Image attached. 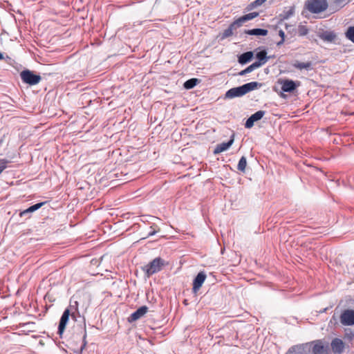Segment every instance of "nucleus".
I'll return each mask as SVG.
<instances>
[{"instance_id": "obj_1", "label": "nucleus", "mask_w": 354, "mask_h": 354, "mask_svg": "<svg viewBox=\"0 0 354 354\" xmlns=\"http://www.w3.org/2000/svg\"><path fill=\"white\" fill-rule=\"evenodd\" d=\"M261 83L251 82L242 86L229 89L225 93V97L227 99H232L234 97H241L252 91L261 88Z\"/></svg>"}, {"instance_id": "obj_2", "label": "nucleus", "mask_w": 354, "mask_h": 354, "mask_svg": "<svg viewBox=\"0 0 354 354\" xmlns=\"http://www.w3.org/2000/svg\"><path fill=\"white\" fill-rule=\"evenodd\" d=\"M66 326V309L64 310V311L62 313V315L61 317L57 331L55 335L54 341L55 344L62 350L66 351L64 346V332L65 330Z\"/></svg>"}, {"instance_id": "obj_3", "label": "nucleus", "mask_w": 354, "mask_h": 354, "mask_svg": "<svg viewBox=\"0 0 354 354\" xmlns=\"http://www.w3.org/2000/svg\"><path fill=\"white\" fill-rule=\"evenodd\" d=\"M305 6L311 13L318 14L325 11L328 5L326 0H307Z\"/></svg>"}, {"instance_id": "obj_4", "label": "nucleus", "mask_w": 354, "mask_h": 354, "mask_svg": "<svg viewBox=\"0 0 354 354\" xmlns=\"http://www.w3.org/2000/svg\"><path fill=\"white\" fill-rule=\"evenodd\" d=\"M165 265V261L160 257H156L149 263L142 268V270L145 272L146 275L149 277L152 274L158 272L161 270L162 268Z\"/></svg>"}, {"instance_id": "obj_5", "label": "nucleus", "mask_w": 354, "mask_h": 354, "mask_svg": "<svg viewBox=\"0 0 354 354\" xmlns=\"http://www.w3.org/2000/svg\"><path fill=\"white\" fill-rule=\"evenodd\" d=\"M339 321L341 325L344 326H354V310L347 308L342 310Z\"/></svg>"}, {"instance_id": "obj_6", "label": "nucleus", "mask_w": 354, "mask_h": 354, "mask_svg": "<svg viewBox=\"0 0 354 354\" xmlns=\"http://www.w3.org/2000/svg\"><path fill=\"white\" fill-rule=\"evenodd\" d=\"M20 77L24 83L29 85H36L41 80L40 75L35 74L33 71L28 69L21 71Z\"/></svg>"}, {"instance_id": "obj_7", "label": "nucleus", "mask_w": 354, "mask_h": 354, "mask_svg": "<svg viewBox=\"0 0 354 354\" xmlns=\"http://www.w3.org/2000/svg\"><path fill=\"white\" fill-rule=\"evenodd\" d=\"M278 83L281 85V90L283 92L292 93L301 84L299 81H293L289 79H279Z\"/></svg>"}, {"instance_id": "obj_8", "label": "nucleus", "mask_w": 354, "mask_h": 354, "mask_svg": "<svg viewBox=\"0 0 354 354\" xmlns=\"http://www.w3.org/2000/svg\"><path fill=\"white\" fill-rule=\"evenodd\" d=\"M331 350L335 354H342L344 351L345 344L338 337L334 338L330 342Z\"/></svg>"}, {"instance_id": "obj_9", "label": "nucleus", "mask_w": 354, "mask_h": 354, "mask_svg": "<svg viewBox=\"0 0 354 354\" xmlns=\"http://www.w3.org/2000/svg\"><path fill=\"white\" fill-rule=\"evenodd\" d=\"M312 348L313 354H329L328 346L324 345L322 340H317L313 342Z\"/></svg>"}, {"instance_id": "obj_10", "label": "nucleus", "mask_w": 354, "mask_h": 354, "mask_svg": "<svg viewBox=\"0 0 354 354\" xmlns=\"http://www.w3.org/2000/svg\"><path fill=\"white\" fill-rule=\"evenodd\" d=\"M206 279V274L204 272H200L193 281L192 290L194 293H197Z\"/></svg>"}, {"instance_id": "obj_11", "label": "nucleus", "mask_w": 354, "mask_h": 354, "mask_svg": "<svg viewBox=\"0 0 354 354\" xmlns=\"http://www.w3.org/2000/svg\"><path fill=\"white\" fill-rule=\"evenodd\" d=\"M148 311V308L146 306H142L133 313L128 318L129 322H135L142 317H143Z\"/></svg>"}, {"instance_id": "obj_12", "label": "nucleus", "mask_w": 354, "mask_h": 354, "mask_svg": "<svg viewBox=\"0 0 354 354\" xmlns=\"http://www.w3.org/2000/svg\"><path fill=\"white\" fill-rule=\"evenodd\" d=\"M318 37L323 41H326L328 43H333L335 42L337 35L333 31H323L319 32Z\"/></svg>"}, {"instance_id": "obj_13", "label": "nucleus", "mask_w": 354, "mask_h": 354, "mask_svg": "<svg viewBox=\"0 0 354 354\" xmlns=\"http://www.w3.org/2000/svg\"><path fill=\"white\" fill-rule=\"evenodd\" d=\"M234 142V135L231 136V138L229 141L226 142H222L221 144H218L216 146L215 149H214V154H218L221 152H223L226 150H227L233 144Z\"/></svg>"}, {"instance_id": "obj_14", "label": "nucleus", "mask_w": 354, "mask_h": 354, "mask_svg": "<svg viewBox=\"0 0 354 354\" xmlns=\"http://www.w3.org/2000/svg\"><path fill=\"white\" fill-rule=\"evenodd\" d=\"M85 338H86V333L84 332V334L82 335H80L77 338L78 341L80 342V346L77 348H73L72 345L71 346L70 349L73 352V353H75V354H81L82 353V350L84 349V348L86 346V342L84 340Z\"/></svg>"}, {"instance_id": "obj_15", "label": "nucleus", "mask_w": 354, "mask_h": 354, "mask_svg": "<svg viewBox=\"0 0 354 354\" xmlns=\"http://www.w3.org/2000/svg\"><path fill=\"white\" fill-rule=\"evenodd\" d=\"M256 58L258 61L255 62L256 64H259V67L265 64L270 58L267 56V52L266 50H261L256 54Z\"/></svg>"}, {"instance_id": "obj_16", "label": "nucleus", "mask_w": 354, "mask_h": 354, "mask_svg": "<svg viewBox=\"0 0 354 354\" xmlns=\"http://www.w3.org/2000/svg\"><path fill=\"white\" fill-rule=\"evenodd\" d=\"M77 301L73 299L72 297L70 299V306L68 308V318L69 316H72L73 317H75V313L77 312Z\"/></svg>"}, {"instance_id": "obj_17", "label": "nucleus", "mask_w": 354, "mask_h": 354, "mask_svg": "<svg viewBox=\"0 0 354 354\" xmlns=\"http://www.w3.org/2000/svg\"><path fill=\"white\" fill-rule=\"evenodd\" d=\"M244 32L250 35L266 36L268 35V31L262 28H254L251 30H245Z\"/></svg>"}, {"instance_id": "obj_18", "label": "nucleus", "mask_w": 354, "mask_h": 354, "mask_svg": "<svg viewBox=\"0 0 354 354\" xmlns=\"http://www.w3.org/2000/svg\"><path fill=\"white\" fill-rule=\"evenodd\" d=\"M253 55L254 54L252 51L243 53L239 57L238 61L241 64H245L252 59Z\"/></svg>"}, {"instance_id": "obj_19", "label": "nucleus", "mask_w": 354, "mask_h": 354, "mask_svg": "<svg viewBox=\"0 0 354 354\" xmlns=\"http://www.w3.org/2000/svg\"><path fill=\"white\" fill-rule=\"evenodd\" d=\"M44 204V203H39L35 204V205L30 206V207H28V209L21 212L20 216H23L29 213H32V212L37 210L38 209H39Z\"/></svg>"}, {"instance_id": "obj_20", "label": "nucleus", "mask_w": 354, "mask_h": 354, "mask_svg": "<svg viewBox=\"0 0 354 354\" xmlns=\"http://www.w3.org/2000/svg\"><path fill=\"white\" fill-rule=\"evenodd\" d=\"M259 16V12H253L248 14H246L241 17H239V21L243 24V23L252 20L255 17Z\"/></svg>"}, {"instance_id": "obj_21", "label": "nucleus", "mask_w": 354, "mask_h": 354, "mask_svg": "<svg viewBox=\"0 0 354 354\" xmlns=\"http://www.w3.org/2000/svg\"><path fill=\"white\" fill-rule=\"evenodd\" d=\"M292 66L295 68L299 69V70H302V69L310 70V69H311L312 64L310 62H296L295 64H293Z\"/></svg>"}, {"instance_id": "obj_22", "label": "nucleus", "mask_w": 354, "mask_h": 354, "mask_svg": "<svg viewBox=\"0 0 354 354\" xmlns=\"http://www.w3.org/2000/svg\"><path fill=\"white\" fill-rule=\"evenodd\" d=\"M303 350H304L303 345H301V344L295 345V346H291L288 349L287 354H302Z\"/></svg>"}, {"instance_id": "obj_23", "label": "nucleus", "mask_w": 354, "mask_h": 354, "mask_svg": "<svg viewBox=\"0 0 354 354\" xmlns=\"http://www.w3.org/2000/svg\"><path fill=\"white\" fill-rule=\"evenodd\" d=\"M344 338L346 340L351 342L354 339V330L351 328L344 329Z\"/></svg>"}, {"instance_id": "obj_24", "label": "nucleus", "mask_w": 354, "mask_h": 354, "mask_svg": "<svg viewBox=\"0 0 354 354\" xmlns=\"http://www.w3.org/2000/svg\"><path fill=\"white\" fill-rule=\"evenodd\" d=\"M267 0H255L248 4L246 7V10L250 11L252 10L257 7L261 6L263 5Z\"/></svg>"}, {"instance_id": "obj_25", "label": "nucleus", "mask_w": 354, "mask_h": 354, "mask_svg": "<svg viewBox=\"0 0 354 354\" xmlns=\"http://www.w3.org/2000/svg\"><path fill=\"white\" fill-rule=\"evenodd\" d=\"M199 80L196 78H192V79H189L188 80H187L183 86H184V88H186V89H191L192 88H194L198 83H199Z\"/></svg>"}, {"instance_id": "obj_26", "label": "nucleus", "mask_w": 354, "mask_h": 354, "mask_svg": "<svg viewBox=\"0 0 354 354\" xmlns=\"http://www.w3.org/2000/svg\"><path fill=\"white\" fill-rule=\"evenodd\" d=\"M247 166V160L245 156H242L238 163L237 169L240 171L244 172Z\"/></svg>"}, {"instance_id": "obj_27", "label": "nucleus", "mask_w": 354, "mask_h": 354, "mask_svg": "<svg viewBox=\"0 0 354 354\" xmlns=\"http://www.w3.org/2000/svg\"><path fill=\"white\" fill-rule=\"evenodd\" d=\"M266 114L265 111H258L251 115L255 122L260 120Z\"/></svg>"}, {"instance_id": "obj_28", "label": "nucleus", "mask_w": 354, "mask_h": 354, "mask_svg": "<svg viewBox=\"0 0 354 354\" xmlns=\"http://www.w3.org/2000/svg\"><path fill=\"white\" fill-rule=\"evenodd\" d=\"M346 37L354 43V26H351L346 32Z\"/></svg>"}, {"instance_id": "obj_29", "label": "nucleus", "mask_w": 354, "mask_h": 354, "mask_svg": "<svg viewBox=\"0 0 354 354\" xmlns=\"http://www.w3.org/2000/svg\"><path fill=\"white\" fill-rule=\"evenodd\" d=\"M294 13V8H291L287 11H283L281 15V19H288Z\"/></svg>"}, {"instance_id": "obj_30", "label": "nucleus", "mask_w": 354, "mask_h": 354, "mask_svg": "<svg viewBox=\"0 0 354 354\" xmlns=\"http://www.w3.org/2000/svg\"><path fill=\"white\" fill-rule=\"evenodd\" d=\"M242 24L239 21V19L238 18L234 21H233L228 28H230L232 32H234L238 28L241 27Z\"/></svg>"}, {"instance_id": "obj_31", "label": "nucleus", "mask_w": 354, "mask_h": 354, "mask_svg": "<svg viewBox=\"0 0 354 354\" xmlns=\"http://www.w3.org/2000/svg\"><path fill=\"white\" fill-rule=\"evenodd\" d=\"M308 32V29L306 26L303 25H299L298 26V34L299 36L306 35Z\"/></svg>"}, {"instance_id": "obj_32", "label": "nucleus", "mask_w": 354, "mask_h": 354, "mask_svg": "<svg viewBox=\"0 0 354 354\" xmlns=\"http://www.w3.org/2000/svg\"><path fill=\"white\" fill-rule=\"evenodd\" d=\"M257 68H259V64H256L255 62H254L253 64H252L251 65H250L249 66H248L245 69V72H247V73H251L252 71H253L254 70H255Z\"/></svg>"}, {"instance_id": "obj_33", "label": "nucleus", "mask_w": 354, "mask_h": 354, "mask_svg": "<svg viewBox=\"0 0 354 354\" xmlns=\"http://www.w3.org/2000/svg\"><path fill=\"white\" fill-rule=\"evenodd\" d=\"M233 34H234V32H232V30L230 28H227V29H225L223 31V35H222V38L225 39V38L229 37L232 36Z\"/></svg>"}, {"instance_id": "obj_34", "label": "nucleus", "mask_w": 354, "mask_h": 354, "mask_svg": "<svg viewBox=\"0 0 354 354\" xmlns=\"http://www.w3.org/2000/svg\"><path fill=\"white\" fill-rule=\"evenodd\" d=\"M254 119H252V118L250 116L245 122V127L247 128V129H250L253 127L254 125Z\"/></svg>"}, {"instance_id": "obj_35", "label": "nucleus", "mask_w": 354, "mask_h": 354, "mask_svg": "<svg viewBox=\"0 0 354 354\" xmlns=\"http://www.w3.org/2000/svg\"><path fill=\"white\" fill-rule=\"evenodd\" d=\"M345 1H346V0H335L334 1L335 3L338 5V6H340L341 4L344 3Z\"/></svg>"}, {"instance_id": "obj_36", "label": "nucleus", "mask_w": 354, "mask_h": 354, "mask_svg": "<svg viewBox=\"0 0 354 354\" xmlns=\"http://www.w3.org/2000/svg\"><path fill=\"white\" fill-rule=\"evenodd\" d=\"M279 36L281 37V39H284V37H285V33H284V32H283L282 30H280L279 31Z\"/></svg>"}, {"instance_id": "obj_37", "label": "nucleus", "mask_w": 354, "mask_h": 354, "mask_svg": "<svg viewBox=\"0 0 354 354\" xmlns=\"http://www.w3.org/2000/svg\"><path fill=\"white\" fill-rule=\"evenodd\" d=\"M246 74H248V73H247V72H245V69H244L239 73V75L241 76H243Z\"/></svg>"}, {"instance_id": "obj_38", "label": "nucleus", "mask_w": 354, "mask_h": 354, "mask_svg": "<svg viewBox=\"0 0 354 354\" xmlns=\"http://www.w3.org/2000/svg\"><path fill=\"white\" fill-rule=\"evenodd\" d=\"M156 232L155 230H152V231L149 232L148 233V236H151L154 235V234H156Z\"/></svg>"}, {"instance_id": "obj_39", "label": "nucleus", "mask_w": 354, "mask_h": 354, "mask_svg": "<svg viewBox=\"0 0 354 354\" xmlns=\"http://www.w3.org/2000/svg\"><path fill=\"white\" fill-rule=\"evenodd\" d=\"M284 42V39H281L279 41L277 42V46H281Z\"/></svg>"}, {"instance_id": "obj_40", "label": "nucleus", "mask_w": 354, "mask_h": 354, "mask_svg": "<svg viewBox=\"0 0 354 354\" xmlns=\"http://www.w3.org/2000/svg\"><path fill=\"white\" fill-rule=\"evenodd\" d=\"M3 55L1 53H0V60L3 59Z\"/></svg>"}, {"instance_id": "obj_41", "label": "nucleus", "mask_w": 354, "mask_h": 354, "mask_svg": "<svg viewBox=\"0 0 354 354\" xmlns=\"http://www.w3.org/2000/svg\"><path fill=\"white\" fill-rule=\"evenodd\" d=\"M332 319H333V320H335V319H336V318H335V315H333V317H332Z\"/></svg>"}]
</instances>
